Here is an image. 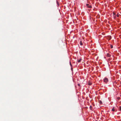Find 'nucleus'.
<instances>
[{
    "mask_svg": "<svg viewBox=\"0 0 121 121\" xmlns=\"http://www.w3.org/2000/svg\"><path fill=\"white\" fill-rule=\"evenodd\" d=\"M104 81L105 83H107L108 81V80L107 78H105L104 79Z\"/></svg>",
    "mask_w": 121,
    "mask_h": 121,
    "instance_id": "obj_1",
    "label": "nucleus"
},
{
    "mask_svg": "<svg viewBox=\"0 0 121 121\" xmlns=\"http://www.w3.org/2000/svg\"><path fill=\"white\" fill-rule=\"evenodd\" d=\"M86 5L87 6V7L90 8H92L91 6L89 4H86Z\"/></svg>",
    "mask_w": 121,
    "mask_h": 121,
    "instance_id": "obj_2",
    "label": "nucleus"
},
{
    "mask_svg": "<svg viewBox=\"0 0 121 121\" xmlns=\"http://www.w3.org/2000/svg\"><path fill=\"white\" fill-rule=\"evenodd\" d=\"M111 55L109 53H107V56L108 57H110V56Z\"/></svg>",
    "mask_w": 121,
    "mask_h": 121,
    "instance_id": "obj_3",
    "label": "nucleus"
},
{
    "mask_svg": "<svg viewBox=\"0 0 121 121\" xmlns=\"http://www.w3.org/2000/svg\"><path fill=\"white\" fill-rule=\"evenodd\" d=\"M112 110L113 111H114L115 110L114 107H113L112 109Z\"/></svg>",
    "mask_w": 121,
    "mask_h": 121,
    "instance_id": "obj_4",
    "label": "nucleus"
},
{
    "mask_svg": "<svg viewBox=\"0 0 121 121\" xmlns=\"http://www.w3.org/2000/svg\"><path fill=\"white\" fill-rule=\"evenodd\" d=\"M119 108L120 111H121V106H119Z\"/></svg>",
    "mask_w": 121,
    "mask_h": 121,
    "instance_id": "obj_5",
    "label": "nucleus"
},
{
    "mask_svg": "<svg viewBox=\"0 0 121 121\" xmlns=\"http://www.w3.org/2000/svg\"><path fill=\"white\" fill-rule=\"evenodd\" d=\"M91 83L90 82H88V84L89 85H91Z\"/></svg>",
    "mask_w": 121,
    "mask_h": 121,
    "instance_id": "obj_6",
    "label": "nucleus"
},
{
    "mask_svg": "<svg viewBox=\"0 0 121 121\" xmlns=\"http://www.w3.org/2000/svg\"><path fill=\"white\" fill-rule=\"evenodd\" d=\"M80 44L81 45H82V43L81 41L80 42Z\"/></svg>",
    "mask_w": 121,
    "mask_h": 121,
    "instance_id": "obj_7",
    "label": "nucleus"
},
{
    "mask_svg": "<svg viewBox=\"0 0 121 121\" xmlns=\"http://www.w3.org/2000/svg\"><path fill=\"white\" fill-rule=\"evenodd\" d=\"M81 59H80V60H78V62H80L81 61Z\"/></svg>",
    "mask_w": 121,
    "mask_h": 121,
    "instance_id": "obj_8",
    "label": "nucleus"
},
{
    "mask_svg": "<svg viewBox=\"0 0 121 121\" xmlns=\"http://www.w3.org/2000/svg\"><path fill=\"white\" fill-rule=\"evenodd\" d=\"M99 103H100V104H102V102L101 101H99Z\"/></svg>",
    "mask_w": 121,
    "mask_h": 121,
    "instance_id": "obj_9",
    "label": "nucleus"
},
{
    "mask_svg": "<svg viewBox=\"0 0 121 121\" xmlns=\"http://www.w3.org/2000/svg\"><path fill=\"white\" fill-rule=\"evenodd\" d=\"M113 14L114 16L115 15V12H113Z\"/></svg>",
    "mask_w": 121,
    "mask_h": 121,
    "instance_id": "obj_10",
    "label": "nucleus"
},
{
    "mask_svg": "<svg viewBox=\"0 0 121 121\" xmlns=\"http://www.w3.org/2000/svg\"><path fill=\"white\" fill-rule=\"evenodd\" d=\"M111 48H113V46L112 45H111Z\"/></svg>",
    "mask_w": 121,
    "mask_h": 121,
    "instance_id": "obj_11",
    "label": "nucleus"
},
{
    "mask_svg": "<svg viewBox=\"0 0 121 121\" xmlns=\"http://www.w3.org/2000/svg\"><path fill=\"white\" fill-rule=\"evenodd\" d=\"M116 15H114V17L115 18L116 17Z\"/></svg>",
    "mask_w": 121,
    "mask_h": 121,
    "instance_id": "obj_12",
    "label": "nucleus"
},
{
    "mask_svg": "<svg viewBox=\"0 0 121 121\" xmlns=\"http://www.w3.org/2000/svg\"><path fill=\"white\" fill-rule=\"evenodd\" d=\"M70 66H72V65L70 62Z\"/></svg>",
    "mask_w": 121,
    "mask_h": 121,
    "instance_id": "obj_13",
    "label": "nucleus"
},
{
    "mask_svg": "<svg viewBox=\"0 0 121 121\" xmlns=\"http://www.w3.org/2000/svg\"><path fill=\"white\" fill-rule=\"evenodd\" d=\"M119 16V15H118V14L117 15V17H118Z\"/></svg>",
    "mask_w": 121,
    "mask_h": 121,
    "instance_id": "obj_14",
    "label": "nucleus"
},
{
    "mask_svg": "<svg viewBox=\"0 0 121 121\" xmlns=\"http://www.w3.org/2000/svg\"><path fill=\"white\" fill-rule=\"evenodd\" d=\"M78 86H80V84H78Z\"/></svg>",
    "mask_w": 121,
    "mask_h": 121,
    "instance_id": "obj_15",
    "label": "nucleus"
},
{
    "mask_svg": "<svg viewBox=\"0 0 121 121\" xmlns=\"http://www.w3.org/2000/svg\"><path fill=\"white\" fill-rule=\"evenodd\" d=\"M57 4L58 5H59L58 4V3L57 2Z\"/></svg>",
    "mask_w": 121,
    "mask_h": 121,
    "instance_id": "obj_16",
    "label": "nucleus"
},
{
    "mask_svg": "<svg viewBox=\"0 0 121 121\" xmlns=\"http://www.w3.org/2000/svg\"><path fill=\"white\" fill-rule=\"evenodd\" d=\"M90 107H91V106H90Z\"/></svg>",
    "mask_w": 121,
    "mask_h": 121,
    "instance_id": "obj_17",
    "label": "nucleus"
}]
</instances>
